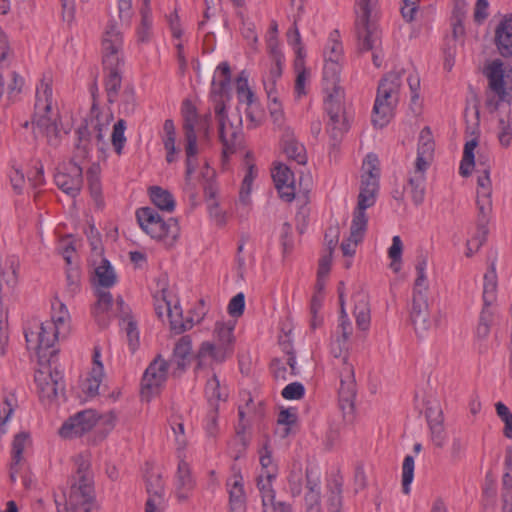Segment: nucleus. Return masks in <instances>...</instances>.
Segmentation results:
<instances>
[{"label":"nucleus","instance_id":"nucleus-9","mask_svg":"<svg viewBox=\"0 0 512 512\" xmlns=\"http://www.w3.org/2000/svg\"><path fill=\"white\" fill-rule=\"evenodd\" d=\"M168 364L161 355H158L146 368L141 383V394L149 400L157 395L164 386L168 376Z\"/></svg>","mask_w":512,"mask_h":512},{"label":"nucleus","instance_id":"nucleus-35","mask_svg":"<svg viewBox=\"0 0 512 512\" xmlns=\"http://www.w3.org/2000/svg\"><path fill=\"white\" fill-rule=\"evenodd\" d=\"M185 135V154H186V178H189L197 169V155L199 153L197 144V134L186 133Z\"/></svg>","mask_w":512,"mask_h":512},{"label":"nucleus","instance_id":"nucleus-63","mask_svg":"<svg viewBox=\"0 0 512 512\" xmlns=\"http://www.w3.org/2000/svg\"><path fill=\"white\" fill-rule=\"evenodd\" d=\"M192 351V341L189 336L181 337L173 349V355L176 358H182L190 361V355Z\"/></svg>","mask_w":512,"mask_h":512},{"label":"nucleus","instance_id":"nucleus-49","mask_svg":"<svg viewBox=\"0 0 512 512\" xmlns=\"http://www.w3.org/2000/svg\"><path fill=\"white\" fill-rule=\"evenodd\" d=\"M339 32L334 30L330 33L327 44L324 48V59L332 58L339 62L343 61V46L339 41Z\"/></svg>","mask_w":512,"mask_h":512},{"label":"nucleus","instance_id":"nucleus-33","mask_svg":"<svg viewBox=\"0 0 512 512\" xmlns=\"http://www.w3.org/2000/svg\"><path fill=\"white\" fill-rule=\"evenodd\" d=\"M204 393L209 407L213 408H219V403L225 402L228 398L227 388L220 384L215 374L207 380Z\"/></svg>","mask_w":512,"mask_h":512},{"label":"nucleus","instance_id":"nucleus-30","mask_svg":"<svg viewBox=\"0 0 512 512\" xmlns=\"http://www.w3.org/2000/svg\"><path fill=\"white\" fill-rule=\"evenodd\" d=\"M426 418L431 433V440L437 447H442L446 440L443 426V412L440 407H428L426 409Z\"/></svg>","mask_w":512,"mask_h":512},{"label":"nucleus","instance_id":"nucleus-59","mask_svg":"<svg viewBox=\"0 0 512 512\" xmlns=\"http://www.w3.org/2000/svg\"><path fill=\"white\" fill-rule=\"evenodd\" d=\"M426 268H427V258L423 255L418 257L416 264V273L417 277L415 279L413 291H427L428 290V282L426 277Z\"/></svg>","mask_w":512,"mask_h":512},{"label":"nucleus","instance_id":"nucleus-23","mask_svg":"<svg viewBox=\"0 0 512 512\" xmlns=\"http://www.w3.org/2000/svg\"><path fill=\"white\" fill-rule=\"evenodd\" d=\"M148 498L145 504V512H163L166 508L164 484L159 475L150 476L147 479Z\"/></svg>","mask_w":512,"mask_h":512},{"label":"nucleus","instance_id":"nucleus-14","mask_svg":"<svg viewBox=\"0 0 512 512\" xmlns=\"http://www.w3.org/2000/svg\"><path fill=\"white\" fill-rule=\"evenodd\" d=\"M492 181L490 179L489 167L485 170L478 169L477 177V198L476 205L480 214V226L485 229V224L489 221L492 211ZM485 233V230H483Z\"/></svg>","mask_w":512,"mask_h":512},{"label":"nucleus","instance_id":"nucleus-37","mask_svg":"<svg viewBox=\"0 0 512 512\" xmlns=\"http://www.w3.org/2000/svg\"><path fill=\"white\" fill-rule=\"evenodd\" d=\"M406 190L410 194L414 205H421L425 199L426 176L409 174Z\"/></svg>","mask_w":512,"mask_h":512},{"label":"nucleus","instance_id":"nucleus-11","mask_svg":"<svg viewBox=\"0 0 512 512\" xmlns=\"http://www.w3.org/2000/svg\"><path fill=\"white\" fill-rule=\"evenodd\" d=\"M124 37L119 25L111 20L107 23L101 42L102 62L125 61Z\"/></svg>","mask_w":512,"mask_h":512},{"label":"nucleus","instance_id":"nucleus-13","mask_svg":"<svg viewBox=\"0 0 512 512\" xmlns=\"http://www.w3.org/2000/svg\"><path fill=\"white\" fill-rule=\"evenodd\" d=\"M340 387L338 391L339 406L344 414H351L354 410L356 398V381L354 366L352 363L344 362V367L338 369Z\"/></svg>","mask_w":512,"mask_h":512},{"label":"nucleus","instance_id":"nucleus-25","mask_svg":"<svg viewBox=\"0 0 512 512\" xmlns=\"http://www.w3.org/2000/svg\"><path fill=\"white\" fill-rule=\"evenodd\" d=\"M140 9V21L135 27V38L137 45H148L154 37L153 15L150 0H142Z\"/></svg>","mask_w":512,"mask_h":512},{"label":"nucleus","instance_id":"nucleus-41","mask_svg":"<svg viewBox=\"0 0 512 512\" xmlns=\"http://www.w3.org/2000/svg\"><path fill=\"white\" fill-rule=\"evenodd\" d=\"M497 275L495 265H491V269L487 271L484 275V284H483V304L493 305L496 301L497 295Z\"/></svg>","mask_w":512,"mask_h":512},{"label":"nucleus","instance_id":"nucleus-20","mask_svg":"<svg viewBox=\"0 0 512 512\" xmlns=\"http://www.w3.org/2000/svg\"><path fill=\"white\" fill-rule=\"evenodd\" d=\"M272 177L281 199L286 202L293 201L296 194V185L291 169L285 164L279 163L274 167Z\"/></svg>","mask_w":512,"mask_h":512},{"label":"nucleus","instance_id":"nucleus-48","mask_svg":"<svg viewBox=\"0 0 512 512\" xmlns=\"http://www.w3.org/2000/svg\"><path fill=\"white\" fill-rule=\"evenodd\" d=\"M330 352L337 362L334 364L337 369L344 367V362H349L348 356V340L340 337H336L332 340L330 345Z\"/></svg>","mask_w":512,"mask_h":512},{"label":"nucleus","instance_id":"nucleus-32","mask_svg":"<svg viewBox=\"0 0 512 512\" xmlns=\"http://www.w3.org/2000/svg\"><path fill=\"white\" fill-rule=\"evenodd\" d=\"M354 310L353 314L357 327L362 331H367L370 327V306L368 297L364 293H357L353 296Z\"/></svg>","mask_w":512,"mask_h":512},{"label":"nucleus","instance_id":"nucleus-12","mask_svg":"<svg viewBox=\"0 0 512 512\" xmlns=\"http://www.w3.org/2000/svg\"><path fill=\"white\" fill-rule=\"evenodd\" d=\"M99 415L95 410L86 409L69 417L59 429L62 438L72 439L88 433L98 423Z\"/></svg>","mask_w":512,"mask_h":512},{"label":"nucleus","instance_id":"nucleus-57","mask_svg":"<svg viewBox=\"0 0 512 512\" xmlns=\"http://www.w3.org/2000/svg\"><path fill=\"white\" fill-rule=\"evenodd\" d=\"M259 461L261 465V473H266L267 471H275L276 476H278V467L274 463L272 457V450L269 446V441H265L262 447L259 449Z\"/></svg>","mask_w":512,"mask_h":512},{"label":"nucleus","instance_id":"nucleus-39","mask_svg":"<svg viewBox=\"0 0 512 512\" xmlns=\"http://www.w3.org/2000/svg\"><path fill=\"white\" fill-rule=\"evenodd\" d=\"M376 199L373 197L365 196L363 194L358 195L357 206L353 212L352 223L354 227L360 229L361 227H367L368 217L366 215V209L374 206Z\"/></svg>","mask_w":512,"mask_h":512},{"label":"nucleus","instance_id":"nucleus-7","mask_svg":"<svg viewBox=\"0 0 512 512\" xmlns=\"http://www.w3.org/2000/svg\"><path fill=\"white\" fill-rule=\"evenodd\" d=\"M136 219L141 229L151 238L173 245L180 234L176 218L163 219L152 207H141L136 211Z\"/></svg>","mask_w":512,"mask_h":512},{"label":"nucleus","instance_id":"nucleus-15","mask_svg":"<svg viewBox=\"0 0 512 512\" xmlns=\"http://www.w3.org/2000/svg\"><path fill=\"white\" fill-rule=\"evenodd\" d=\"M410 318L416 333L420 336L432 327L427 291H413Z\"/></svg>","mask_w":512,"mask_h":512},{"label":"nucleus","instance_id":"nucleus-46","mask_svg":"<svg viewBox=\"0 0 512 512\" xmlns=\"http://www.w3.org/2000/svg\"><path fill=\"white\" fill-rule=\"evenodd\" d=\"M87 181L89 185V190L92 198L94 199L96 205L101 208L104 205L103 197H102V189L100 183L99 176V168L97 166H92L87 170Z\"/></svg>","mask_w":512,"mask_h":512},{"label":"nucleus","instance_id":"nucleus-5","mask_svg":"<svg viewBox=\"0 0 512 512\" xmlns=\"http://www.w3.org/2000/svg\"><path fill=\"white\" fill-rule=\"evenodd\" d=\"M214 113L218 125V140L222 145V159L226 162L242 146V118L238 113L229 115L224 101H216Z\"/></svg>","mask_w":512,"mask_h":512},{"label":"nucleus","instance_id":"nucleus-3","mask_svg":"<svg viewBox=\"0 0 512 512\" xmlns=\"http://www.w3.org/2000/svg\"><path fill=\"white\" fill-rule=\"evenodd\" d=\"M483 74L488 81L486 105L491 111L498 109L501 102L512 104V67L501 59H493L485 64Z\"/></svg>","mask_w":512,"mask_h":512},{"label":"nucleus","instance_id":"nucleus-10","mask_svg":"<svg viewBox=\"0 0 512 512\" xmlns=\"http://www.w3.org/2000/svg\"><path fill=\"white\" fill-rule=\"evenodd\" d=\"M323 91L325 93L324 111L329 118L328 127L340 133L346 131L348 125L343 105V89L341 87H333V89H323Z\"/></svg>","mask_w":512,"mask_h":512},{"label":"nucleus","instance_id":"nucleus-24","mask_svg":"<svg viewBox=\"0 0 512 512\" xmlns=\"http://www.w3.org/2000/svg\"><path fill=\"white\" fill-rule=\"evenodd\" d=\"M229 495V508L231 512H245L246 493L244 490V480L240 473L233 474L226 482Z\"/></svg>","mask_w":512,"mask_h":512},{"label":"nucleus","instance_id":"nucleus-26","mask_svg":"<svg viewBox=\"0 0 512 512\" xmlns=\"http://www.w3.org/2000/svg\"><path fill=\"white\" fill-rule=\"evenodd\" d=\"M377 157L375 155H368L363 163V167L367 166V171L364 172L361 179V186L359 194L373 197L376 199L379 190V172L376 167Z\"/></svg>","mask_w":512,"mask_h":512},{"label":"nucleus","instance_id":"nucleus-19","mask_svg":"<svg viewBox=\"0 0 512 512\" xmlns=\"http://www.w3.org/2000/svg\"><path fill=\"white\" fill-rule=\"evenodd\" d=\"M477 144L476 139H471L464 145L463 157L459 167V173L463 177L469 176L474 167H476V171L478 172V169L485 170V166L487 165L489 171H491V158L488 154L479 153L477 160H475L474 150Z\"/></svg>","mask_w":512,"mask_h":512},{"label":"nucleus","instance_id":"nucleus-45","mask_svg":"<svg viewBox=\"0 0 512 512\" xmlns=\"http://www.w3.org/2000/svg\"><path fill=\"white\" fill-rule=\"evenodd\" d=\"M182 118H183V130L186 133H195L196 126L199 122V115L196 107L188 99L184 100L182 104Z\"/></svg>","mask_w":512,"mask_h":512},{"label":"nucleus","instance_id":"nucleus-64","mask_svg":"<svg viewBox=\"0 0 512 512\" xmlns=\"http://www.w3.org/2000/svg\"><path fill=\"white\" fill-rule=\"evenodd\" d=\"M498 139L503 147H508L511 144L512 126L509 118L507 120L504 118H500Z\"/></svg>","mask_w":512,"mask_h":512},{"label":"nucleus","instance_id":"nucleus-40","mask_svg":"<svg viewBox=\"0 0 512 512\" xmlns=\"http://www.w3.org/2000/svg\"><path fill=\"white\" fill-rule=\"evenodd\" d=\"M17 407V398L14 393H5L0 402V435L7 432L6 423L11 418L15 408Z\"/></svg>","mask_w":512,"mask_h":512},{"label":"nucleus","instance_id":"nucleus-21","mask_svg":"<svg viewBox=\"0 0 512 512\" xmlns=\"http://www.w3.org/2000/svg\"><path fill=\"white\" fill-rule=\"evenodd\" d=\"M494 44L505 59H512V14L505 15L495 29Z\"/></svg>","mask_w":512,"mask_h":512},{"label":"nucleus","instance_id":"nucleus-17","mask_svg":"<svg viewBox=\"0 0 512 512\" xmlns=\"http://www.w3.org/2000/svg\"><path fill=\"white\" fill-rule=\"evenodd\" d=\"M268 47L272 63L269 68V71L263 76V85L268 98H272L273 94L276 93V81L282 75L284 56L276 40L271 38L268 42Z\"/></svg>","mask_w":512,"mask_h":512},{"label":"nucleus","instance_id":"nucleus-8","mask_svg":"<svg viewBox=\"0 0 512 512\" xmlns=\"http://www.w3.org/2000/svg\"><path fill=\"white\" fill-rule=\"evenodd\" d=\"M378 0L356 1V29L361 51L374 50L380 44V32L376 24L371 20Z\"/></svg>","mask_w":512,"mask_h":512},{"label":"nucleus","instance_id":"nucleus-55","mask_svg":"<svg viewBox=\"0 0 512 512\" xmlns=\"http://www.w3.org/2000/svg\"><path fill=\"white\" fill-rule=\"evenodd\" d=\"M126 121L119 119L113 126L111 142L115 152L120 155L126 143L125 137Z\"/></svg>","mask_w":512,"mask_h":512},{"label":"nucleus","instance_id":"nucleus-51","mask_svg":"<svg viewBox=\"0 0 512 512\" xmlns=\"http://www.w3.org/2000/svg\"><path fill=\"white\" fill-rule=\"evenodd\" d=\"M233 330V325L221 322L216 323L214 330L217 343L221 346H224L225 348H228V350L231 352L233 351L232 344L234 342Z\"/></svg>","mask_w":512,"mask_h":512},{"label":"nucleus","instance_id":"nucleus-50","mask_svg":"<svg viewBox=\"0 0 512 512\" xmlns=\"http://www.w3.org/2000/svg\"><path fill=\"white\" fill-rule=\"evenodd\" d=\"M296 420V409L288 408L281 410L277 418V433H279L282 438L288 436L291 430V426L296 422Z\"/></svg>","mask_w":512,"mask_h":512},{"label":"nucleus","instance_id":"nucleus-44","mask_svg":"<svg viewBox=\"0 0 512 512\" xmlns=\"http://www.w3.org/2000/svg\"><path fill=\"white\" fill-rule=\"evenodd\" d=\"M95 275L98 284L104 288H110L116 283V274L106 258H102L100 264L95 268Z\"/></svg>","mask_w":512,"mask_h":512},{"label":"nucleus","instance_id":"nucleus-60","mask_svg":"<svg viewBox=\"0 0 512 512\" xmlns=\"http://www.w3.org/2000/svg\"><path fill=\"white\" fill-rule=\"evenodd\" d=\"M237 95L240 102L252 106L254 103V93L248 87L247 78L243 77V73L237 78Z\"/></svg>","mask_w":512,"mask_h":512},{"label":"nucleus","instance_id":"nucleus-38","mask_svg":"<svg viewBox=\"0 0 512 512\" xmlns=\"http://www.w3.org/2000/svg\"><path fill=\"white\" fill-rule=\"evenodd\" d=\"M341 63L342 62L332 60V58L324 59L323 89H333V87H340L338 82L341 72Z\"/></svg>","mask_w":512,"mask_h":512},{"label":"nucleus","instance_id":"nucleus-62","mask_svg":"<svg viewBox=\"0 0 512 512\" xmlns=\"http://www.w3.org/2000/svg\"><path fill=\"white\" fill-rule=\"evenodd\" d=\"M80 291V271L77 268H69L66 271V292L73 297Z\"/></svg>","mask_w":512,"mask_h":512},{"label":"nucleus","instance_id":"nucleus-1","mask_svg":"<svg viewBox=\"0 0 512 512\" xmlns=\"http://www.w3.org/2000/svg\"><path fill=\"white\" fill-rule=\"evenodd\" d=\"M57 113L53 111V90L51 78L44 75L36 87L32 124L43 131L50 145H57L59 128Z\"/></svg>","mask_w":512,"mask_h":512},{"label":"nucleus","instance_id":"nucleus-28","mask_svg":"<svg viewBox=\"0 0 512 512\" xmlns=\"http://www.w3.org/2000/svg\"><path fill=\"white\" fill-rule=\"evenodd\" d=\"M306 489L304 500L307 512H320L321 488L320 478L313 469H306Z\"/></svg>","mask_w":512,"mask_h":512},{"label":"nucleus","instance_id":"nucleus-43","mask_svg":"<svg viewBox=\"0 0 512 512\" xmlns=\"http://www.w3.org/2000/svg\"><path fill=\"white\" fill-rule=\"evenodd\" d=\"M367 227L357 229L351 222L350 235L341 244V250L345 257H352L356 252L357 245L363 240Z\"/></svg>","mask_w":512,"mask_h":512},{"label":"nucleus","instance_id":"nucleus-54","mask_svg":"<svg viewBox=\"0 0 512 512\" xmlns=\"http://www.w3.org/2000/svg\"><path fill=\"white\" fill-rule=\"evenodd\" d=\"M256 176H257V169H256L255 165L249 164L247 167L244 179L242 181V186H241L240 195H239V201L244 205L249 204L251 186H252L253 180L255 179Z\"/></svg>","mask_w":512,"mask_h":512},{"label":"nucleus","instance_id":"nucleus-27","mask_svg":"<svg viewBox=\"0 0 512 512\" xmlns=\"http://www.w3.org/2000/svg\"><path fill=\"white\" fill-rule=\"evenodd\" d=\"M231 354L232 352L229 351L228 348H225L218 343L214 344L210 341H205L201 344L197 352V368H202L203 366L209 365L213 362L222 363Z\"/></svg>","mask_w":512,"mask_h":512},{"label":"nucleus","instance_id":"nucleus-56","mask_svg":"<svg viewBox=\"0 0 512 512\" xmlns=\"http://www.w3.org/2000/svg\"><path fill=\"white\" fill-rule=\"evenodd\" d=\"M323 294L315 293L310 301L309 313H310V327L314 330L322 324L323 317L319 315V311L323 304Z\"/></svg>","mask_w":512,"mask_h":512},{"label":"nucleus","instance_id":"nucleus-36","mask_svg":"<svg viewBox=\"0 0 512 512\" xmlns=\"http://www.w3.org/2000/svg\"><path fill=\"white\" fill-rule=\"evenodd\" d=\"M149 196L152 203L160 210L173 212L175 209V200L173 195L159 186L149 188Z\"/></svg>","mask_w":512,"mask_h":512},{"label":"nucleus","instance_id":"nucleus-47","mask_svg":"<svg viewBox=\"0 0 512 512\" xmlns=\"http://www.w3.org/2000/svg\"><path fill=\"white\" fill-rule=\"evenodd\" d=\"M50 321L69 332L70 315L66 305L58 299H55L54 302H52V314Z\"/></svg>","mask_w":512,"mask_h":512},{"label":"nucleus","instance_id":"nucleus-6","mask_svg":"<svg viewBox=\"0 0 512 512\" xmlns=\"http://www.w3.org/2000/svg\"><path fill=\"white\" fill-rule=\"evenodd\" d=\"M69 332L47 320L36 323L33 328L25 329L24 335L29 349L36 351L40 362H50L55 355L53 349L56 340L64 338Z\"/></svg>","mask_w":512,"mask_h":512},{"label":"nucleus","instance_id":"nucleus-4","mask_svg":"<svg viewBox=\"0 0 512 512\" xmlns=\"http://www.w3.org/2000/svg\"><path fill=\"white\" fill-rule=\"evenodd\" d=\"M76 476L71 485L68 498L65 500L67 510H82L91 512L94 501L93 476L90 471V462L83 456L75 458Z\"/></svg>","mask_w":512,"mask_h":512},{"label":"nucleus","instance_id":"nucleus-53","mask_svg":"<svg viewBox=\"0 0 512 512\" xmlns=\"http://www.w3.org/2000/svg\"><path fill=\"white\" fill-rule=\"evenodd\" d=\"M30 445V435L27 432H20L15 435L12 443L13 466H18L23 459L25 448Z\"/></svg>","mask_w":512,"mask_h":512},{"label":"nucleus","instance_id":"nucleus-61","mask_svg":"<svg viewBox=\"0 0 512 512\" xmlns=\"http://www.w3.org/2000/svg\"><path fill=\"white\" fill-rule=\"evenodd\" d=\"M288 485L292 497H298L302 493L303 473L301 468L293 469L288 475Z\"/></svg>","mask_w":512,"mask_h":512},{"label":"nucleus","instance_id":"nucleus-2","mask_svg":"<svg viewBox=\"0 0 512 512\" xmlns=\"http://www.w3.org/2000/svg\"><path fill=\"white\" fill-rule=\"evenodd\" d=\"M402 76L403 71H392L380 80L372 111L374 126L382 128L393 117L394 109L399 101Z\"/></svg>","mask_w":512,"mask_h":512},{"label":"nucleus","instance_id":"nucleus-22","mask_svg":"<svg viewBox=\"0 0 512 512\" xmlns=\"http://www.w3.org/2000/svg\"><path fill=\"white\" fill-rule=\"evenodd\" d=\"M196 486V481L192 476L190 466L183 459L179 460L175 476V492L179 501L188 500Z\"/></svg>","mask_w":512,"mask_h":512},{"label":"nucleus","instance_id":"nucleus-16","mask_svg":"<svg viewBox=\"0 0 512 512\" xmlns=\"http://www.w3.org/2000/svg\"><path fill=\"white\" fill-rule=\"evenodd\" d=\"M56 186L71 197H76L82 187V168L77 163H70L64 171L54 176Z\"/></svg>","mask_w":512,"mask_h":512},{"label":"nucleus","instance_id":"nucleus-52","mask_svg":"<svg viewBox=\"0 0 512 512\" xmlns=\"http://www.w3.org/2000/svg\"><path fill=\"white\" fill-rule=\"evenodd\" d=\"M435 143L429 127H424L419 135L417 154L433 159Z\"/></svg>","mask_w":512,"mask_h":512},{"label":"nucleus","instance_id":"nucleus-34","mask_svg":"<svg viewBox=\"0 0 512 512\" xmlns=\"http://www.w3.org/2000/svg\"><path fill=\"white\" fill-rule=\"evenodd\" d=\"M97 301L93 306L92 313L102 327L108 325L109 318L107 316L113 305V297L110 292L98 289L96 292Z\"/></svg>","mask_w":512,"mask_h":512},{"label":"nucleus","instance_id":"nucleus-58","mask_svg":"<svg viewBox=\"0 0 512 512\" xmlns=\"http://www.w3.org/2000/svg\"><path fill=\"white\" fill-rule=\"evenodd\" d=\"M414 457L406 455L402 464V489L405 494L410 492V485L414 478Z\"/></svg>","mask_w":512,"mask_h":512},{"label":"nucleus","instance_id":"nucleus-42","mask_svg":"<svg viewBox=\"0 0 512 512\" xmlns=\"http://www.w3.org/2000/svg\"><path fill=\"white\" fill-rule=\"evenodd\" d=\"M283 150L287 157L297 164L304 165L307 162V155L303 144L288 137L283 141Z\"/></svg>","mask_w":512,"mask_h":512},{"label":"nucleus","instance_id":"nucleus-31","mask_svg":"<svg viewBox=\"0 0 512 512\" xmlns=\"http://www.w3.org/2000/svg\"><path fill=\"white\" fill-rule=\"evenodd\" d=\"M231 80V71L227 62H221L214 73L211 94L213 97L214 105L216 101H223V95L228 90Z\"/></svg>","mask_w":512,"mask_h":512},{"label":"nucleus","instance_id":"nucleus-29","mask_svg":"<svg viewBox=\"0 0 512 512\" xmlns=\"http://www.w3.org/2000/svg\"><path fill=\"white\" fill-rule=\"evenodd\" d=\"M276 472L260 473L256 478V487L261 498L262 511L267 512L268 507L276 500V490L273 483L276 480Z\"/></svg>","mask_w":512,"mask_h":512},{"label":"nucleus","instance_id":"nucleus-18","mask_svg":"<svg viewBox=\"0 0 512 512\" xmlns=\"http://www.w3.org/2000/svg\"><path fill=\"white\" fill-rule=\"evenodd\" d=\"M102 64L107 100L109 103H114L121 88L125 61L102 62Z\"/></svg>","mask_w":512,"mask_h":512}]
</instances>
